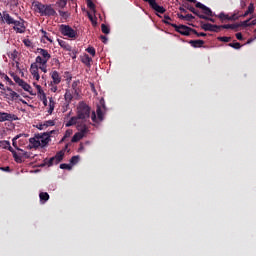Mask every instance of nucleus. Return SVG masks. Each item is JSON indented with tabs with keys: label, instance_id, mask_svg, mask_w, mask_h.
Instances as JSON below:
<instances>
[{
	"label": "nucleus",
	"instance_id": "16",
	"mask_svg": "<svg viewBox=\"0 0 256 256\" xmlns=\"http://www.w3.org/2000/svg\"><path fill=\"white\" fill-rule=\"evenodd\" d=\"M29 143L30 145H32L34 149L41 147V142H39V138L37 137V134H35L33 138L29 139Z\"/></svg>",
	"mask_w": 256,
	"mask_h": 256
},
{
	"label": "nucleus",
	"instance_id": "19",
	"mask_svg": "<svg viewBox=\"0 0 256 256\" xmlns=\"http://www.w3.org/2000/svg\"><path fill=\"white\" fill-rule=\"evenodd\" d=\"M189 44L191 45V47H194L195 49H197L199 47H203L205 45V41H203V40H190Z\"/></svg>",
	"mask_w": 256,
	"mask_h": 256
},
{
	"label": "nucleus",
	"instance_id": "51",
	"mask_svg": "<svg viewBox=\"0 0 256 256\" xmlns=\"http://www.w3.org/2000/svg\"><path fill=\"white\" fill-rule=\"evenodd\" d=\"M60 169H67L68 171H71V165L69 164H60Z\"/></svg>",
	"mask_w": 256,
	"mask_h": 256
},
{
	"label": "nucleus",
	"instance_id": "57",
	"mask_svg": "<svg viewBox=\"0 0 256 256\" xmlns=\"http://www.w3.org/2000/svg\"><path fill=\"white\" fill-rule=\"evenodd\" d=\"M241 16H237V14H233L229 16V21H237Z\"/></svg>",
	"mask_w": 256,
	"mask_h": 256
},
{
	"label": "nucleus",
	"instance_id": "59",
	"mask_svg": "<svg viewBox=\"0 0 256 256\" xmlns=\"http://www.w3.org/2000/svg\"><path fill=\"white\" fill-rule=\"evenodd\" d=\"M100 39H101L102 43H104V44H107V42L109 41V39L105 35H101Z\"/></svg>",
	"mask_w": 256,
	"mask_h": 256
},
{
	"label": "nucleus",
	"instance_id": "14",
	"mask_svg": "<svg viewBox=\"0 0 256 256\" xmlns=\"http://www.w3.org/2000/svg\"><path fill=\"white\" fill-rule=\"evenodd\" d=\"M201 29L204 31H215V29H219V25L201 22Z\"/></svg>",
	"mask_w": 256,
	"mask_h": 256
},
{
	"label": "nucleus",
	"instance_id": "2",
	"mask_svg": "<svg viewBox=\"0 0 256 256\" xmlns=\"http://www.w3.org/2000/svg\"><path fill=\"white\" fill-rule=\"evenodd\" d=\"M34 7L37 8L40 15L44 17H55V15H57V12L52 5H45L41 2H35Z\"/></svg>",
	"mask_w": 256,
	"mask_h": 256
},
{
	"label": "nucleus",
	"instance_id": "45",
	"mask_svg": "<svg viewBox=\"0 0 256 256\" xmlns=\"http://www.w3.org/2000/svg\"><path fill=\"white\" fill-rule=\"evenodd\" d=\"M70 163H71V165H77V163H79V156H73L70 159Z\"/></svg>",
	"mask_w": 256,
	"mask_h": 256
},
{
	"label": "nucleus",
	"instance_id": "38",
	"mask_svg": "<svg viewBox=\"0 0 256 256\" xmlns=\"http://www.w3.org/2000/svg\"><path fill=\"white\" fill-rule=\"evenodd\" d=\"M228 47H232V49H240L242 46H241V43L239 42H233V43H229Z\"/></svg>",
	"mask_w": 256,
	"mask_h": 256
},
{
	"label": "nucleus",
	"instance_id": "9",
	"mask_svg": "<svg viewBox=\"0 0 256 256\" xmlns=\"http://www.w3.org/2000/svg\"><path fill=\"white\" fill-rule=\"evenodd\" d=\"M5 121H19V117L13 113L0 112V123H5Z\"/></svg>",
	"mask_w": 256,
	"mask_h": 256
},
{
	"label": "nucleus",
	"instance_id": "33",
	"mask_svg": "<svg viewBox=\"0 0 256 256\" xmlns=\"http://www.w3.org/2000/svg\"><path fill=\"white\" fill-rule=\"evenodd\" d=\"M18 55H19V52L17 50H14V51L8 53V57L10 59H12V61H15V59H17Z\"/></svg>",
	"mask_w": 256,
	"mask_h": 256
},
{
	"label": "nucleus",
	"instance_id": "62",
	"mask_svg": "<svg viewBox=\"0 0 256 256\" xmlns=\"http://www.w3.org/2000/svg\"><path fill=\"white\" fill-rule=\"evenodd\" d=\"M236 39H238V41H243V34L241 32L236 33Z\"/></svg>",
	"mask_w": 256,
	"mask_h": 256
},
{
	"label": "nucleus",
	"instance_id": "7",
	"mask_svg": "<svg viewBox=\"0 0 256 256\" xmlns=\"http://www.w3.org/2000/svg\"><path fill=\"white\" fill-rule=\"evenodd\" d=\"M171 27L177 31V33H180V35H184L185 37H189L191 33H193V28L186 26V25H177V24H170Z\"/></svg>",
	"mask_w": 256,
	"mask_h": 256
},
{
	"label": "nucleus",
	"instance_id": "49",
	"mask_svg": "<svg viewBox=\"0 0 256 256\" xmlns=\"http://www.w3.org/2000/svg\"><path fill=\"white\" fill-rule=\"evenodd\" d=\"M247 11L250 13V15L255 12V6L253 5V3L249 4Z\"/></svg>",
	"mask_w": 256,
	"mask_h": 256
},
{
	"label": "nucleus",
	"instance_id": "10",
	"mask_svg": "<svg viewBox=\"0 0 256 256\" xmlns=\"http://www.w3.org/2000/svg\"><path fill=\"white\" fill-rule=\"evenodd\" d=\"M143 1H145V3H148L150 5L151 9H153L157 13L163 14L167 11L163 6H159V4H157L156 0H143Z\"/></svg>",
	"mask_w": 256,
	"mask_h": 256
},
{
	"label": "nucleus",
	"instance_id": "31",
	"mask_svg": "<svg viewBox=\"0 0 256 256\" xmlns=\"http://www.w3.org/2000/svg\"><path fill=\"white\" fill-rule=\"evenodd\" d=\"M96 113L97 119H99V121H103V110L101 109V106H97Z\"/></svg>",
	"mask_w": 256,
	"mask_h": 256
},
{
	"label": "nucleus",
	"instance_id": "36",
	"mask_svg": "<svg viewBox=\"0 0 256 256\" xmlns=\"http://www.w3.org/2000/svg\"><path fill=\"white\" fill-rule=\"evenodd\" d=\"M37 65H39L38 69H40V71H42L43 73H47V63H37Z\"/></svg>",
	"mask_w": 256,
	"mask_h": 256
},
{
	"label": "nucleus",
	"instance_id": "6",
	"mask_svg": "<svg viewBox=\"0 0 256 256\" xmlns=\"http://www.w3.org/2000/svg\"><path fill=\"white\" fill-rule=\"evenodd\" d=\"M53 133H56V131L51 130L50 132L36 134L40 143V147H47V145H49V141H51V135H53Z\"/></svg>",
	"mask_w": 256,
	"mask_h": 256
},
{
	"label": "nucleus",
	"instance_id": "5",
	"mask_svg": "<svg viewBox=\"0 0 256 256\" xmlns=\"http://www.w3.org/2000/svg\"><path fill=\"white\" fill-rule=\"evenodd\" d=\"M59 31L61 35H63L64 37H68L69 39H75V37H77V31L75 29H72L69 25L61 24L59 26Z\"/></svg>",
	"mask_w": 256,
	"mask_h": 256
},
{
	"label": "nucleus",
	"instance_id": "15",
	"mask_svg": "<svg viewBox=\"0 0 256 256\" xmlns=\"http://www.w3.org/2000/svg\"><path fill=\"white\" fill-rule=\"evenodd\" d=\"M65 157V150H61L56 153L55 156H53L55 165H59L63 161V158Z\"/></svg>",
	"mask_w": 256,
	"mask_h": 256
},
{
	"label": "nucleus",
	"instance_id": "30",
	"mask_svg": "<svg viewBox=\"0 0 256 256\" xmlns=\"http://www.w3.org/2000/svg\"><path fill=\"white\" fill-rule=\"evenodd\" d=\"M17 149V151H21V153H20V157H21V159H29V157H31V155L29 154V152H25V151H23V149H20V148H16Z\"/></svg>",
	"mask_w": 256,
	"mask_h": 256
},
{
	"label": "nucleus",
	"instance_id": "35",
	"mask_svg": "<svg viewBox=\"0 0 256 256\" xmlns=\"http://www.w3.org/2000/svg\"><path fill=\"white\" fill-rule=\"evenodd\" d=\"M87 53H89V55H91L92 57H95L96 55V50L93 46H89L87 49H86Z\"/></svg>",
	"mask_w": 256,
	"mask_h": 256
},
{
	"label": "nucleus",
	"instance_id": "22",
	"mask_svg": "<svg viewBox=\"0 0 256 256\" xmlns=\"http://www.w3.org/2000/svg\"><path fill=\"white\" fill-rule=\"evenodd\" d=\"M183 7H185V9H188V11H191V13H193L194 15H196L197 17H199V15H201V13H199L197 11V9H195V7L191 6L190 4L186 3L183 5Z\"/></svg>",
	"mask_w": 256,
	"mask_h": 256
},
{
	"label": "nucleus",
	"instance_id": "60",
	"mask_svg": "<svg viewBox=\"0 0 256 256\" xmlns=\"http://www.w3.org/2000/svg\"><path fill=\"white\" fill-rule=\"evenodd\" d=\"M218 27H219V29H231V24H224V25H220Z\"/></svg>",
	"mask_w": 256,
	"mask_h": 256
},
{
	"label": "nucleus",
	"instance_id": "34",
	"mask_svg": "<svg viewBox=\"0 0 256 256\" xmlns=\"http://www.w3.org/2000/svg\"><path fill=\"white\" fill-rule=\"evenodd\" d=\"M12 155H13L14 161H16V163H23V159H21V155L17 154L16 151L14 153H12Z\"/></svg>",
	"mask_w": 256,
	"mask_h": 256
},
{
	"label": "nucleus",
	"instance_id": "4",
	"mask_svg": "<svg viewBox=\"0 0 256 256\" xmlns=\"http://www.w3.org/2000/svg\"><path fill=\"white\" fill-rule=\"evenodd\" d=\"M37 53H39L40 56H37L35 59V63H42L45 65V63H49V60L51 59V54L49 53V50L43 49V48H37Z\"/></svg>",
	"mask_w": 256,
	"mask_h": 256
},
{
	"label": "nucleus",
	"instance_id": "27",
	"mask_svg": "<svg viewBox=\"0 0 256 256\" xmlns=\"http://www.w3.org/2000/svg\"><path fill=\"white\" fill-rule=\"evenodd\" d=\"M215 17H218L220 21H229V14H225L224 12H221L219 15H215Z\"/></svg>",
	"mask_w": 256,
	"mask_h": 256
},
{
	"label": "nucleus",
	"instance_id": "61",
	"mask_svg": "<svg viewBox=\"0 0 256 256\" xmlns=\"http://www.w3.org/2000/svg\"><path fill=\"white\" fill-rule=\"evenodd\" d=\"M64 75L67 78V81H71L73 79V76H71V73L69 72H65Z\"/></svg>",
	"mask_w": 256,
	"mask_h": 256
},
{
	"label": "nucleus",
	"instance_id": "53",
	"mask_svg": "<svg viewBox=\"0 0 256 256\" xmlns=\"http://www.w3.org/2000/svg\"><path fill=\"white\" fill-rule=\"evenodd\" d=\"M71 135H73V131L72 130H66V132L64 134V139H69V137H71Z\"/></svg>",
	"mask_w": 256,
	"mask_h": 256
},
{
	"label": "nucleus",
	"instance_id": "32",
	"mask_svg": "<svg viewBox=\"0 0 256 256\" xmlns=\"http://www.w3.org/2000/svg\"><path fill=\"white\" fill-rule=\"evenodd\" d=\"M41 31V33H42V37L44 38V39H46L47 41H49V43H53V39H51V37L49 36V33H47V31H45V30H43V29H41L40 30Z\"/></svg>",
	"mask_w": 256,
	"mask_h": 256
},
{
	"label": "nucleus",
	"instance_id": "28",
	"mask_svg": "<svg viewBox=\"0 0 256 256\" xmlns=\"http://www.w3.org/2000/svg\"><path fill=\"white\" fill-rule=\"evenodd\" d=\"M43 165H47V167H53V165H55V158L51 157L50 159H45Z\"/></svg>",
	"mask_w": 256,
	"mask_h": 256
},
{
	"label": "nucleus",
	"instance_id": "11",
	"mask_svg": "<svg viewBox=\"0 0 256 256\" xmlns=\"http://www.w3.org/2000/svg\"><path fill=\"white\" fill-rule=\"evenodd\" d=\"M30 73L36 81H39V79H41V76L39 75V65H37L36 62L31 64Z\"/></svg>",
	"mask_w": 256,
	"mask_h": 256
},
{
	"label": "nucleus",
	"instance_id": "48",
	"mask_svg": "<svg viewBox=\"0 0 256 256\" xmlns=\"http://www.w3.org/2000/svg\"><path fill=\"white\" fill-rule=\"evenodd\" d=\"M192 33H194V35H196L197 37H207V34L204 32H197V30L193 29Z\"/></svg>",
	"mask_w": 256,
	"mask_h": 256
},
{
	"label": "nucleus",
	"instance_id": "39",
	"mask_svg": "<svg viewBox=\"0 0 256 256\" xmlns=\"http://www.w3.org/2000/svg\"><path fill=\"white\" fill-rule=\"evenodd\" d=\"M10 144H11V142H9L7 140L0 141V147H2V149H7Z\"/></svg>",
	"mask_w": 256,
	"mask_h": 256
},
{
	"label": "nucleus",
	"instance_id": "50",
	"mask_svg": "<svg viewBox=\"0 0 256 256\" xmlns=\"http://www.w3.org/2000/svg\"><path fill=\"white\" fill-rule=\"evenodd\" d=\"M59 15L63 19H67L69 17V14L67 12H65V11H62V10H59Z\"/></svg>",
	"mask_w": 256,
	"mask_h": 256
},
{
	"label": "nucleus",
	"instance_id": "18",
	"mask_svg": "<svg viewBox=\"0 0 256 256\" xmlns=\"http://www.w3.org/2000/svg\"><path fill=\"white\" fill-rule=\"evenodd\" d=\"M81 62L84 63V65H86V67H91V63L93 62V58L89 57L88 54H84L81 57Z\"/></svg>",
	"mask_w": 256,
	"mask_h": 256
},
{
	"label": "nucleus",
	"instance_id": "13",
	"mask_svg": "<svg viewBox=\"0 0 256 256\" xmlns=\"http://www.w3.org/2000/svg\"><path fill=\"white\" fill-rule=\"evenodd\" d=\"M52 79L51 85H59L61 83V74L57 70H54L50 73Z\"/></svg>",
	"mask_w": 256,
	"mask_h": 256
},
{
	"label": "nucleus",
	"instance_id": "17",
	"mask_svg": "<svg viewBox=\"0 0 256 256\" xmlns=\"http://www.w3.org/2000/svg\"><path fill=\"white\" fill-rule=\"evenodd\" d=\"M20 87H22V89H24V91H27L28 93H30V95H35L33 93V88L31 87V85H29L27 82H25L24 80H22V83L18 84Z\"/></svg>",
	"mask_w": 256,
	"mask_h": 256
},
{
	"label": "nucleus",
	"instance_id": "25",
	"mask_svg": "<svg viewBox=\"0 0 256 256\" xmlns=\"http://www.w3.org/2000/svg\"><path fill=\"white\" fill-rule=\"evenodd\" d=\"M39 197H40V203H47V200L49 199V193L41 192L39 194Z\"/></svg>",
	"mask_w": 256,
	"mask_h": 256
},
{
	"label": "nucleus",
	"instance_id": "54",
	"mask_svg": "<svg viewBox=\"0 0 256 256\" xmlns=\"http://www.w3.org/2000/svg\"><path fill=\"white\" fill-rule=\"evenodd\" d=\"M23 43H24L25 47H31V45H33L31 40H29V39H24Z\"/></svg>",
	"mask_w": 256,
	"mask_h": 256
},
{
	"label": "nucleus",
	"instance_id": "63",
	"mask_svg": "<svg viewBox=\"0 0 256 256\" xmlns=\"http://www.w3.org/2000/svg\"><path fill=\"white\" fill-rule=\"evenodd\" d=\"M239 27H240L239 23L230 24V29H232V30L239 29Z\"/></svg>",
	"mask_w": 256,
	"mask_h": 256
},
{
	"label": "nucleus",
	"instance_id": "1",
	"mask_svg": "<svg viewBox=\"0 0 256 256\" xmlns=\"http://www.w3.org/2000/svg\"><path fill=\"white\" fill-rule=\"evenodd\" d=\"M2 21L6 23V25H14L13 29L16 33H25L26 28L24 21L14 20L7 11L2 13Z\"/></svg>",
	"mask_w": 256,
	"mask_h": 256
},
{
	"label": "nucleus",
	"instance_id": "3",
	"mask_svg": "<svg viewBox=\"0 0 256 256\" xmlns=\"http://www.w3.org/2000/svg\"><path fill=\"white\" fill-rule=\"evenodd\" d=\"M77 117L82 121L89 119V117H91V107H89L85 102H80L77 107Z\"/></svg>",
	"mask_w": 256,
	"mask_h": 256
},
{
	"label": "nucleus",
	"instance_id": "26",
	"mask_svg": "<svg viewBox=\"0 0 256 256\" xmlns=\"http://www.w3.org/2000/svg\"><path fill=\"white\" fill-rule=\"evenodd\" d=\"M53 111H55V101L53 100V98H50V100H49V109H48L49 115H52Z\"/></svg>",
	"mask_w": 256,
	"mask_h": 256
},
{
	"label": "nucleus",
	"instance_id": "55",
	"mask_svg": "<svg viewBox=\"0 0 256 256\" xmlns=\"http://www.w3.org/2000/svg\"><path fill=\"white\" fill-rule=\"evenodd\" d=\"M79 85V82L78 81H74L73 83H72V89H73V91H74V93H76L77 94V86Z\"/></svg>",
	"mask_w": 256,
	"mask_h": 256
},
{
	"label": "nucleus",
	"instance_id": "41",
	"mask_svg": "<svg viewBox=\"0 0 256 256\" xmlns=\"http://www.w3.org/2000/svg\"><path fill=\"white\" fill-rule=\"evenodd\" d=\"M199 19H204L205 21H210L211 23H215V19H213L209 16H205L203 14L199 15Z\"/></svg>",
	"mask_w": 256,
	"mask_h": 256
},
{
	"label": "nucleus",
	"instance_id": "43",
	"mask_svg": "<svg viewBox=\"0 0 256 256\" xmlns=\"http://www.w3.org/2000/svg\"><path fill=\"white\" fill-rule=\"evenodd\" d=\"M11 77H13V80L15 83L19 85V83H23V79H21L19 76L15 75L14 73L11 74Z\"/></svg>",
	"mask_w": 256,
	"mask_h": 256
},
{
	"label": "nucleus",
	"instance_id": "24",
	"mask_svg": "<svg viewBox=\"0 0 256 256\" xmlns=\"http://www.w3.org/2000/svg\"><path fill=\"white\" fill-rule=\"evenodd\" d=\"M64 99L66 101V103H71V101H73V94L71 93V90H66L65 95H64Z\"/></svg>",
	"mask_w": 256,
	"mask_h": 256
},
{
	"label": "nucleus",
	"instance_id": "40",
	"mask_svg": "<svg viewBox=\"0 0 256 256\" xmlns=\"http://www.w3.org/2000/svg\"><path fill=\"white\" fill-rule=\"evenodd\" d=\"M56 5H58V7L61 9H64V7H67V0H59Z\"/></svg>",
	"mask_w": 256,
	"mask_h": 256
},
{
	"label": "nucleus",
	"instance_id": "8",
	"mask_svg": "<svg viewBox=\"0 0 256 256\" xmlns=\"http://www.w3.org/2000/svg\"><path fill=\"white\" fill-rule=\"evenodd\" d=\"M187 1H189V3H196L197 9H201L205 17H215V13H213L211 8L205 6L201 2H197V0H187Z\"/></svg>",
	"mask_w": 256,
	"mask_h": 256
},
{
	"label": "nucleus",
	"instance_id": "12",
	"mask_svg": "<svg viewBox=\"0 0 256 256\" xmlns=\"http://www.w3.org/2000/svg\"><path fill=\"white\" fill-rule=\"evenodd\" d=\"M85 133H87V126H84L81 129V132H77L74 134V136L72 137V143H78V141H81V139L83 137H85Z\"/></svg>",
	"mask_w": 256,
	"mask_h": 256
},
{
	"label": "nucleus",
	"instance_id": "52",
	"mask_svg": "<svg viewBox=\"0 0 256 256\" xmlns=\"http://www.w3.org/2000/svg\"><path fill=\"white\" fill-rule=\"evenodd\" d=\"M70 57H72V59H77V50H73L71 48V51H70Z\"/></svg>",
	"mask_w": 256,
	"mask_h": 256
},
{
	"label": "nucleus",
	"instance_id": "23",
	"mask_svg": "<svg viewBox=\"0 0 256 256\" xmlns=\"http://www.w3.org/2000/svg\"><path fill=\"white\" fill-rule=\"evenodd\" d=\"M77 123H79V117L74 116L66 123V127H73V125H77Z\"/></svg>",
	"mask_w": 256,
	"mask_h": 256
},
{
	"label": "nucleus",
	"instance_id": "47",
	"mask_svg": "<svg viewBox=\"0 0 256 256\" xmlns=\"http://www.w3.org/2000/svg\"><path fill=\"white\" fill-rule=\"evenodd\" d=\"M169 21H171V17H169V15H165L163 23H165V25H170V26L173 25V23H171Z\"/></svg>",
	"mask_w": 256,
	"mask_h": 256
},
{
	"label": "nucleus",
	"instance_id": "29",
	"mask_svg": "<svg viewBox=\"0 0 256 256\" xmlns=\"http://www.w3.org/2000/svg\"><path fill=\"white\" fill-rule=\"evenodd\" d=\"M101 31L104 35H109L111 33V29L106 24L101 25Z\"/></svg>",
	"mask_w": 256,
	"mask_h": 256
},
{
	"label": "nucleus",
	"instance_id": "37",
	"mask_svg": "<svg viewBox=\"0 0 256 256\" xmlns=\"http://www.w3.org/2000/svg\"><path fill=\"white\" fill-rule=\"evenodd\" d=\"M218 41H221L222 43H229V41H231V37H227V36H220L217 38Z\"/></svg>",
	"mask_w": 256,
	"mask_h": 256
},
{
	"label": "nucleus",
	"instance_id": "21",
	"mask_svg": "<svg viewBox=\"0 0 256 256\" xmlns=\"http://www.w3.org/2000/svg\"><path fill=\"white\" fill-rule=\"evenodd\" d=\"M58 44L64 51H71V45H69L66 41L58 39Z\"/></svg>",
	"mask_w": 256,
	"mask_h": 256
},
{
	"label": "nucleus",
	"instance_id": "42",
	"mask_svg": "<svg viewBox=\"0 0 256 256\" xmlns=\"http://www.w3.org/2000/svg\"><path fill=\"white\" fill-rule=\"evenodd\" d=\"M55 121L54 120H48L44 122V127L47 129V127H54Z\"/></svg>",
	"mask_w": 256,
	"mask_h": 256
},
{
	"label": "nucleus",
	"instance_id": "44",
	"mask_svg": "<svg viewBox=\"0 0 256 256\" xmlns=\"http://www.w3.org/2000/svg\"><path fill=\"white\" fill-rule=\"evenodd\" d=\"M249 21H251V19L240 22L239 23L240 27H251V24L249 23Z\"/></svg>",
	"mask_w": 256,
	"mask_h": 256
},
{
	"label": "nucleus",
	"instance_id": "58",
	"mask_svg": "<svg viewBox=\"0 0 256 256\" xmlns=\"http://www.w3.org/2000/svg\"><path fill=\"white\" fill-rule=\"evenodd\" d=\"M40 99H41V101L43 102V105H44L45 107H47V95H46V94H43V97L40 98Z\"/></svg>",
	"mask_w": 256,
	"mask_h": 256
},
{
	"label": "nucleus",
	"instance_id": "64",
	"mask_svg": "<svg viewBox=\"0 0 256 256\" xmlns=\"http://www.w3.org/2000/svg\"><path fill=\"white\" fill-rule=\"evenodd\" d=\"M37 129H39L40 131H43V129H45V124L44 123L38 124Z\"/></svg>",
	"mask_w": 256,
	"mask_h": 256
},
{
	"label": "nucleus",
	"instance_id": "56",
	"mask_svg": "<svg viewBox=\"0 0 256 256\" xmlns=\"http://www.w3.org/2000/svg\"><path fill=\"white\" fill-rule=\"evenodd\" d=\"M193 19H195V16H193L192 14L185 15V21H193Z\"/></svg>",
	"mask_w": 256,
	"mask_h": 256
},
{
	"label": "nucleus",
	"instance_id": "20",
	"mask_svg": "<svg viewBox=\"0 0 256 256\" xmlns=\"http://www.w3.org/2000/svg\"><path fill=\"white\" fill-rule=\"evenodd\" d=\"M7 91H9V94H7L9 96V98L12 100V101H15V99H19V94L15 91H13V89H11V87H7L6 88Z\"/></svg>",
	"mask_w": 256,
	"mask_h": 256
},
{
	"label": "nucleus",
	"instance_id": "46",
	"mask_svg": "<svg viewBox=\"0 0 256 256\" xmlns=\"http://www.w3.org/2000/svg\"><path fill=\"white\" fill-rule=\"evenodd\" d=\"M87 7H89L91 11H95V3H93V0H87Z\"/></svg>",
	"mask_w": 256,
	"mask_h": 256
}]
</instances>
